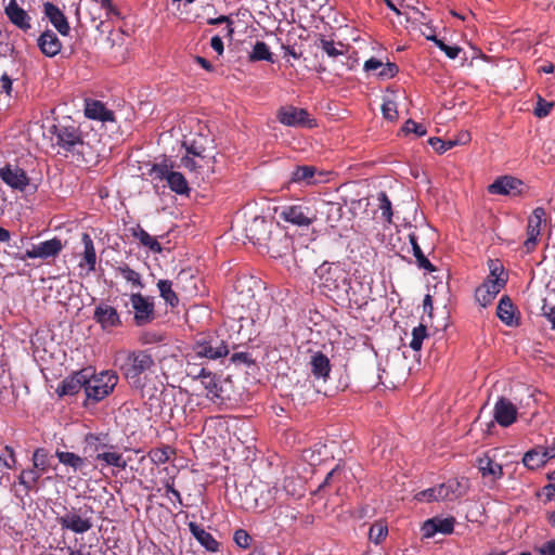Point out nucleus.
Here are the masks:
<instances>
[{
  "label": "nucleus",
  "instance_id": "nucleus-23",
  "mask_svg": "<svg viewBox=\"0 0 555 555\" xmlns=\"http://www.w3.org/2000/svg\"><path fill=\"white\" fill-rule=\"evenodd\" d=\"M363 69L367 73H376V76L380 79L393 78L399 72L396 63L387 62L384 64L376 57L366 60L364 62Z\"/></svg>",
  "mask_w": 555,
  "mask_h": 555
},
{
  "label": "nucleus",
  "instance_id": "nucleus-8",
  "mask_svg": "<svg viewBox=\"0 0 555 555\" xmlns=\"http://www.w3.org/2000/svg\"><path fill=\"white\" fill-rule=\"evenodd\" d=\"M276 119L284 126L294 128H314L317 120L310 117L306 108L294 105H285L278 109Z\"/></svg>",
  "mask_w": 555,
  "mask_h": 555
},
{
  "label": "nucleus",
  "instance_id": "nucleus-52",
  "mask_svg": "<svg viewBox=\"0 0 555 555\" xmlns=\"http://www.w3.org/2000/svg\"><path fill=\"white\" fill-rule=\"evenodd\" d=\"M180 162L181 166L190 172H197L207 167L205 162H202L199 158L196 160L194 156L190 157L189 155H185L180 159Z\"/></svg>",
  "mask_w": 555,
  "mask_h": 555
},
{
  "label": "nucleus",
  "instance_id": "nucleus-60",
  "mask_svg": "<svg viewBox=\"0 0 555 555\" xmlns=\"http://www.w3.org/2000/svg\"><path fill=\"white\" fill-rule=\"evenodd\" d=\"M95 4L100 5L101 9L105 10L106 18L119 17L120 13L117 8L113 4V0H99Z\"/></svg>",
  "mask_w": 555,
  "mask_h": 555
},
{
  "label": "nucleus",
  "instance_id": "nucleus-4",
  "mask_svg": "<svg viewBox=\"0 0 555 555\" xmlns=\"http://www.w3.org/2000/svg\"><path fill=\"white\" fill-rule=\"evenodd\" d=\"M85 405L89 402L98 403L113 392L118 383V375L114 371H103L95 374L91 367H87Z\"/></svg>",
  "mask_w": 555,
  "mask_h": 555
},
{
  "label": "nucleus",
  "instance_id": "nucleus-6",
  "mask_svg": "<svg viewBox=\"0 0 555 555\" xmlns=\"http://www.w3.org/2000/svg\"><path fill=\"white\" fill-rule=\"evenodd\" d=\"M279 218L297 227H309L317 220V212L304 203L282 206L275 209Z\"/></svg>",
  "mask_w": 555,
  "mask_h": 555
},
{
  "label": "nucleus",
  "instance_id": "nucleus-37",
  "mask_svg": "<svg viewBox=\"0 0 555 555\" xmlns=\"http://www.w3.org/2000/svg\"><path fill=\"white\" fill-rule=\"evenodd\" d=\"M42 475L43 473L34 466L33 468L23 469L18 476V483L23 486L26 491L34 490Z\"/></svg>",
  "mask_w": 555,
  "mask_h": 555
},
{
  "label": "nucleus",
  "instance_id": "nucleus-2",
  "mask_svg": "<svg viewBox=\"0 0 555 555\" xmlns=\"http://www.w3.org/2000/svg\"><path fill=\"white\" fill-rule=\"evenodd\" d=\"M119 370L131 389L143 395L149 383L155 376V361L147 350L119 352Z\"/></svg>",
  "mask_w": 555,
  "mask_h": 555
},
{
  "label": "nucleus",
  "instance_id": "nucleus-59",
  "mask_svg": "<svg viewBox=\"0 0 555 555\" xmlns=\"http://www.w3.org/2000/svg\"><path fill=\"white\" fill-rule=\"evenodd\" d=\"M490 274L487 279H506L507 276L504 272V267L499 262V260H490L489 261Z\"/></svg>",
  "mask_w": 555,
  "mask_h": 555
},
{
  "label": "nucleus",
  "instance_id": "nucleus-25",
  "mask_svg": "<svg viewBox=\"0 0 555 555\" xmlns=\"http://www.w3.org/2000/svg\"><path fill=\"white\" fill-rule=\"evenodd\" d=\"M85 115L89 119L100 121H114V112L98 100H87L85 105Z\"/></svg>",
  "mask_w": 555,
  "mask_h": 555
},
{
  "label": "nucleus",
  "instance_id": "nucleus-21",
  "mask_svg": "<svg viewBox=\"0 0 555 555\" xmlns=\"http://www.w3.org/2000/svg\"><path fill=\"white\" fill-rule=\"evenodd\" d=\"M43 13L61 36L65 37L69 35L70 26L67 17L55 4L52 2H44Z\"/></svg>",
  "mask_w": 555,
  "mask_h": 555
},
{
  "label": "nucleus",
  "instance_id": "nucleus-56",
  "mask_svg": "<svg viewBox=\"0 0 555 555\" xmlns=\"http://www.w3.org/2000/svg\"><path fill=\"white\" fill-rule=\"evenodd\" d=\"M406 133H414L416 137H423L426 134V129L423 125L417 124L412 119H408L402 128Z\"/></svg>",
  "mask_w": 555,
  "mask_h": 555
},
{
  "label": "nucleus",
  "instance_id": "nucleus-7",
  "mask_svg": "<svg viewBox=\"0 0 555 555\" xmlns=\"http://www.w3.org/2000/svg\"><path fill=\"white\" fill-rule=\"evenodd\" d=\"M150 175L155 180H166L169 189L179 195H188L190 193L189 183L184 176L181 172L173 171L172 166L166 163L154 164Z\"/></svg>",
  "mask_w": 555,
  "mask_h": 555
},
{
  "label": "nucleus",
  "instance_id": "nucleus-62",
  "mask_svg": "<svg viewBox=\"0 0 555 555\" xmlns=\"http://www.w3.org/2000/svg\"><path fill=\"white\" fill-rule=\"evenodd\" d=\"M232 363H244L246 365H251L254 363L250 354L248 352H235L231 357Z\"/></svg>",
  "mask_w": 555,
  "mask_h": 555
},
{
  "label": "nucleus",
  "instance_id": "nucleus-16",
  "mask_svg": "<svg viewBox=\"0 0 555 555\" xmlns=\"http://www.w3.org/2000/svg\"><path fill=\"white\" fill-rule=\"evenodd\" d=\"M493 417L502 427H508L517 420V408L506 398L501 397L494 404Z\"/></svg>",
  "mask_w": 555,
  "mask_h": 555
},
{
  "label": "nucleus",
  "instance_id": "nucleus-12",
  "mask_svg": "<svg viewBox=\"0 0 555 555\" xmlns=\"http://www.w3.org/2000/svg\"><path fill=\"white\" fill-rule=\"evenodd\" d=\"M63 243L60 238L53 237L51 240L40 242L27 249L25 254L15 256L16 259L25 261L26 259H49L55 258L63 249Z\"/></svg>",
  "mask_w": 555,
  "mask_h": 555
},
{
  "label": "nucleus",
  "instance_id": "nucleus-19",
  "mask_svg": "<svg viewBox=\"0 0 555 555\" xmlns=\"http://www.w3.org/2000/svg\"><path fill=\"white\" fill-rule=\"evenodd\" d=\"M88 373V369H82L67 376L63 382L57 386L56 393L60 397L63 396H74L78 393L81 389L85 390L86 386V376Z\"/></svg>",
  "mask_w": 555,
  "mask_h": 555
},
{
  "label": "nucleus",
  "instance_id": "nucleus-40",
  "mask_svg": "<svg viewBox=\"0 0 555 555\" xmlns=\"http://www.w3.org/2000/svg\"><path fill=\"white\" fill-rule=\"evenodd\" d=\"M98 462H104L106 465L114 466L120 469H125L127 462L122 455L118 452L102 451L95 455Z\"/></svg>",
  "mask_w": 555,
  "mask_h": 555
},
{
  "label": "nucleus",
  "instance_id": "nucleus-50",
  "mask_svg": "<svg viewBox=\"0 0 555 555\" xmlns=\"http://www.w3.org/2000/svg\"><path fill=\"white\" fill-rule=\"evenodd\" d=\"M223 23H225L227 26L222 30V35H223V37L231 39L233 36V33H234V29L232 27L233 22L230 20L229 16L220 15L219 17H212V18L207 20V24H209V25H219V24H223Z\"/></svg>",
  "mask_w": 555,
  "mask_h": 555
},
{
  "label": "nucleus",
  "instance_id": "nucleus-32",
  "mask_svg": "<svg viewBox=\"0 0 555 555\" xmlns=\"http://www.w3.org/2000/svg\"><path fill=\"white\" fill-rule=\"evenodd\" d=\"M198 377H202V383L207 390V397L211 400L223 399L221 395V387L216 376L205 369H201Z\"/></svg>",
  "mask_w": 555,
  "mask_h": 555
},
{
  "label": "nucleus",
  "instance_id": "nucleus-63",
  "mask_svg": "<svg viewBox=\"0 0 555 555\" xmlns=\"http://www.w3.org/2000/svg\"><path fill=\"white\" fill-rule=\"evenodd\" d=\"M12 83H13L12 78L7 73H3L0 76V91L1 92H4L7 95H11Z\"/></svg>",
  "mask_w": 555,
  "mask_h": 555
},
{
  "label": "nucleus",
  "instance_id": "nucleus-22",
  "mask_svg": "<svg viewBox=\"0 0 555 555\" xmlns=\"http://www.w3.org/2000/svg\"><path fill=\"white\" fill-rule=\"evenodd\" d=\"M4 13L9 21L20 29L27 31L31 28L30 16L15 0H10L4 8Z\"/></svg>",
  "mask_w": 555,
  "mask_h": 555
},
{
  "label": "nucleus",
  "instance_id": "nucleus-44",
  "mask_svg": "<svg viewBox=\"0 0 555 555\" xmlns=\"http://www.w3.org/2000/svg\"><path fill=\"white\" fill-rule=\"evenodd\" d=\"M116 271L131 285L138 289H142L144 284L142 283L141 274L133 269H131L128 264H122L116 268Z\"/></svg>",
  "mask_w": 555,
  "mask_h": 555
},
{
  "label": "nucleus",
  "instance_id": "nucleus-24",
  "mask_svg": "<svg viewBox=\"0 0 555 555\" xmlns=\"http://www.w3.org/2000/svg\"><path fill=\"white\" fill-rule=\"evenodd\" d=\"M189 530L196 541L208 552L216 553L220 550V543L202 526L194 521L188 524Z\"/></svg>",
  "mask_w": 555,
  "mask_h": 555
},
{
  "label": "nucleus",
  "instance_id": "nucleus-53",
  "mask_svg": "<svg viewBox=\"0 0 555 555\" xmlns=\"http://www.w3.org/2000/svg\"><path fill=\"white\" fill-rule=\"evenodd\" d=\"M318 47L321 48L331 57H336L344 54V51L338 49L333 40H327L324 37L320 39Z\"/></svg>",
  "mask_w": 555,
  "mask_h": 555
},
{
  "label": "nucleus",
  "instance_id": "nucleus-58",
  "mask_svg": "<svg viewBox=\"0 0 555 555\" xmlns=\"http://www.w3.org/2000/svg\"><path fill=\"white\" fill-rule=\"evenodd\" d=\"M415 500H417L418 502H434V501H439L438 499V493H437V488L436 487H433V488H428L426 490H423V491H420L415 494Z\"/></svg>",
  "mask_w": 555,
  "mask_h": 555
},
{
  "label": "nucleus",
  "instance_id": "nucleus-35",
  "mask_svg": "<svg viewBox=\"0 0 555 555\" xmlns=\"http://www.w3.org/2000/svg\"><path fill=\"white\" fill-rule=\"evenodd\" d=\"M131 233L133 237L138 238L143 246L147 247L153 253H162L163 247L159 242L151 236L142 227L137 225L132 228Z\"/></svg>",
  "mask_w": 555,
  "mask_h": 555
},
{
  "label": "nucleus",
  "instance_id": "nucleus-18",
  "mask_svg": "<svg viewBox=\"0 0 555 555\" xmlns=\"http://www.w3.org/2000/svg\"><path fill=\"white\" fill-rule=\"evenodd\" d=\"M455 518L450 516L447 518L433 517L427 519L422 526V534L424 538H433L436 533L451 534L454 530Z\"/></svg>",
  "mask_w": 555,
  "mask_h": 555
},
{
  "label": "nucleus",
  "instance_id": "nucleus-47",
  "mask_svg": "<svg viewBox=\"0 0 555 555\" xmlns=\"http://www.w3.org/2000/svg\"><path fill=\"white\" fill-rule=\"evenodd\" d=\"M378 202H379V209L382 211V217L385 221L388 223H391L392 218V208H391V202L386 194V192H379L378 193Z\"/></svg>",
  "mask_w": 555,
  "mask_h": 555
},
{
  "label": "nucleus",
  "instance_id": "nucleus-30",
  "mask_svg": "<svg viewBox=\"0 0 555 555\" xmlns=\"http://www.w3.org/2000/svg\"><path fill=\"white\" fill-rule=\"evenodd\" d=\"M436 488H437L439 501L456 500L460 496H462L464 493L461 490V482L456 479L448 480L447 482H443V483L437 486Z\"/></svg>",
  "mask_w": 555,
  "mask_h": 555
},
{
  "label": "nucleus",
  "instance_id": "nucleus-31",
  "mask_svg": "<svg viewBox=\"0 0 555 555\" xmlns=\"http://www.w3.org/2000/svg\"><path fill=\"white\" fill-rule=\"evenodd\" d=\"M311 372L317 378H326L331 372L328 358L322 352H315L310 359Z\"/></svg>",
  "mask_w": 555,
  "mask_h": 555
},
{
  "label": "nucleus",
  "instance_id": "nucleus-20",
  "mask_svg": "<svg viewBox=\"0 0 555 555\" xmlns=\"http://www.w3.org/2000/svg\"><path fill=\"white\" fill-rule=\"evenodd\" d=\"M270 232V223L263 217H255L245 228V235L253 244H262Z\"/></svg>",
  "mask_w": 555,
  "mask_h": 555
},
{
  "label": "nucleus",
  "instance_id": "nucleus-17",
  "mask_svg": "<svg viewBox=\"0 0 555 555\" xmlns=\"http://www.w3.org/2000/svg\"><path fill=\"white\" fill-rule=\"evenodd\" d=\"M524 182L512 176L499 177L488 186L490 194L519 195Z\"/></svg>",
  "mask_w": 555,
  "mask_h": 555
},
{
  "label": "nucleus",
  "instance_id": "nucleus-39",
  "mask_svg": "<svg viewBox=\"0 0 555 555\" xmlns=\"http://www.w3.org/2000/svg\"><path fill=\"white\" fill-rule=\"evenodd\" d=\"M547 452L539 450H530L525 453L522 463L529 469H537L547 462Z\"/></svg>",
  "mask_w": 555,
  "mask_h": 555
},
{
  "label": "nucleus",
  "instance_id": "nucleus-36",
  "mask_svg": "<svg viewBox=\"0 0 555 555\" xmlns=\"http://www.w3.org/2000/svg\"><path fill=\"white\" fill-rule=\"evenodd\" d=\"M409 241L412 246L413 255L416 258L418 268L424 269L428 272L436 271L435 266L424 255L421 246L418 245L417 237L414 233L409 234Z\"/></svg>",
  "mask_w": 555,
  "mask_h": 555
},
{
  "label": "nucleus",
  "instance_id": "nucleus-42",
  "mask_svg": "<svg viewBox=\"0 0 555 555\" xmlns=\"http://www.w3.org/2000/svg\"><path fill=\"white\" fill-rule=\"evenodd\" d=\"M33 466L46 474L51 466V455L44 448H37L33 453Z\"/></svg>",
  "mask_w": 555,
  "mask_h": 555
},
{
  "label": "nucleus",
  "instance_id": "nucleus-48",
  "mask_svg": "<svg viewBox=\"0 0 555 555\" xmlns=\"http://www.w3.org/2000/svg\"><path fill=\"white\" fill-rule=\"evenodd\" d=\"M106 439V435H96V434H88L86 436V442L94 448L96 454L99 452L105 451L107 448H113V446L108 447L104 441Z\"/></svg>",
  "mask_w": 555,
  "mask_h": 555
},
{
  "label": "nucleus",
  "instance_id": "nucleus-51",
  "mask_svg": "<svg viewBox=\"0 0 555 555\" xmlns=\"http://www.w3.org/2000/svg\"><path fill=\"white\" fill-rule=\"evenodd\" d=\"M429 145L439 154L447 152L448 150L454 147L457 144V141L448 140L443 141L440 138H430L428 140Z\"/></svg>",
  "mask_w": 555,
  "mask_h": 555
},
{
  "label": "nucleus",
  "instance_id": "nucleus-11",
  "mask_svg": "<svg viewBox=\"0 0 555 555\" xmlns=\"http://www.w3.org/2000/svg\"><path fill=\"white\" fill-rule=\"evenodd\" d=\"M193 351L196 357L209 360L227 357L230 352L227 343L218 337L197 340L193 346Z\"/></svg>",
  "mask_w": 555,
  "mask_h": 555
},
{
  "label": "nucleus",
  "instance_id": "nucleus-54",
  "mask_svg": "<svg viewBox=\"0 0 555 555\" xmlns=\"http://www.w3.org/2000/svg\"><path fill=\"white\" fill-rule=\"evenodd\" d=\"M553 106L554 104L552 102H547L543 98L539 96L533 113L537 117L544 118L551 113Z\"/></svg>",
  "mask_w": 555,
  "mask_h": 555
},
{
  "label": "nucleus",
  "instance_id": "nucleus-26",
  "mask_svg": "<svg viewBox=\"0 0 555 555\" xmlns=\"http://www.w3.org/2000/svg\"><path fill=\"white\" fill-rule=\"evenodd\" d=\"M38 47L46 56L53 57L60 53L62 43L52 30L47 29L39 36Z\"/></svg>",
  "mask_w": 555,
  "mask_h": 555
},
{
  "label": "nucleus",
  "instance_id": "nucleus-13",
  "mask_svg": "<svg viewBox=\"0 0 555 555\" xmlns=\"http://www.w3.org/2000/svg\"><path fill=\"white\" fill-rule=\"evenodd\" d=\"M505 285L506 279H486L475 291L476 301L482 307L491 305Z\"/></svg>",
  "mask_w": 555,
  "mask_h": 555
},
{
  "label": "nucleus",
  "instance_id": "nucleus-29",
  "mask_svg": "<svg viewBox=\"0 0 555 555\" xmlns=\"http://www.w3.org/2000/svg\"><path fill=\"white\" fill-rule=\"evenodd\" d=\"M81 241L85 247L82 258L79 262V267L83 268L87 266V273H90L95 270L96 264V253L94 248L93 241L88 233H82Z\"/></svg>",
  "mask_w": 555,
  "mask_h": 555
},
{
  "label": "nucleus",
  "instance_id": "nucleus-5",
  "mask_svg": "<svg viewBox=\"0 0 555 555\" xmlns=\"http://www.w3.org/2000/svg\"><path fill=\"white\" fill-rule=\"evenodd\" d=\"M57 145L69 153H83L85 141L82 133L75 121L67 119L54 126Z\"/></svg>",
  "mask_w": 555,
  "mask_h": 555
},
{
  "label": "nucleus",
  "instance_id": "nucleus-64",
  "mask_svg": "<svg viewBox=\"0 0 555 555\" xmlns=\"http://www.w3.org/2000/svg\"><path fill=\"white\" fill-rule=\"evenodd\" d=\"M539 553L542 555H555V539L545 542L540 548Z\"/></svg>",
  "mask_w": 555,
  "mask_h": 555
},
{
  "label": "nucleus",
  "instance_id": "nucleus-61",
  "mask_svg": "<svg viewBox=\"0 0 555 555\" xmlns=\"http://www.w3.org/2000/svg\"><path fill=\"white\" fill-rule=\"evenodd\" d=\"M438 48L443 51L446 53V55L451 59V60H454L456 59L460 53L462 52V48L459 47V46H449L444 42H439L438 43Z\"/></svg>",
  "mask_w": 555,
  "mask_h": 555
},
{
  "label": "nucleus",
  "instance_id": "nucleus-9",
  "mask_svg": "<svg viewBox=\"0 0 555 555\" xmlns=\"http://www.w3.org/2000/svg\"><path fill=\"white\" fill-rule=\"evenodd\" d=\"M546 221L547 214L543 207L534 208L531 215L528 217V223L526 228L527 238L522 245L526 254H531L537 248L542 225L546 224Z\"/></svg>",
  "mask_w": 555,
  "mask_h": 555
},
{
  "label": "nucleus",
  "instance_id": "nucleus-55",
  "mask_svg": "<svg viewBox=\"0 0 555 555\" xmlns=\"http://www.w3.org/2000/svg\"><path fill=\"white\" fill-rule=\"evenodd\" d=\"M233 540L237 546L248 548L250 546L251 537L246 530L237 529L234 532Z\"/></svg>",
  "mask_w": 555,
  "mask_h": 555
},
{
  "label": "nucleus",
  "instance_id": "nucleus-3",
  "mask_svg": "<svg viewBox=\"0 0 555 555\" xmlns=\"http://www.w3.org/2000/svg\"><path fill=\"white\" fill-rule=\"evenodd\" d=\"M55 519L62 530L83 534L93 527L94 509L89 504L79 506H62V512H55Z\"/></svg>",
  "mask_w": 555,
  "mask_h": 555
},
{
  "label": "nucleus",
  "instance_id": "nucleus-28",
  "mask_svg": "<svg viewBox=\"0 0 555 555\" xmlns=\"http://www.w3.org/2000/svg\"><path fill=\"white\" fill-rule=\"evenodd\" d=\"M515 310L516 308L511 298L504 295L498 304L496 315L505 325L514 326L518 324L517 319H515Z\"/></svg>",
  "mask_w": 555,
  "mask_h": 555
},
{
  "label": "nucleus",
  "instance_id": "nucleus-38",
  "mask_svg": "<svg viewBox=\"0 0 555 555\" xmlns=\"http://www.w3.org/2000/svg\"><path fill=\"white\" fill-rule=\"evenodd\" d=\"M157 288L160 297L167 305L175 308L179 305V298L176 292L172 289V282L169 280H159L157 282Z\"/></svg>",
  "mask_w": 555,
  "mask_h": 555
},
{
  "label": "nucleus",
  "instance_id": "nucleus-27",
  "mask_svg": "<svg viewBox=\"0 0 555 555\" xmlns=\"http://www.w3.org/2000/svg\"><path fill=\"white\" fill-rule=\"evenodd\" d=\"M477 467L483 478L491 477L492 480H498L503 476L502 465L496 463L487 453L477 459Z\"/></svg>",
  "mask_w": 555,
  "mask_h": 555
},
{
  "label": "nucleus",
  "instance_id": "nucleus-49",
  "mask_svg": "<svg viewBox=\"0 0 555 555\" xmlns=\"http://www.w3.org/2000/svg\"><path fill=\"white\" fill-rule=\"evenodd\" d=\"M388 529L382 524H374L369 531V539L375 544H379L387 537Z\"/></svg>",
  "mask_w": 555,
  "mask_h": 555
},
{
  "label": "nucleus",
  "instance_id": "nucleus-15",
  "mask_svg": "<svg viewBox=\"0 0 555 555\" xmlns=\"http://www.w3.org/2000/svg\"><path fill=\"white\" fill-rule=\"evenodd\" d=\"M93 319L104 331L121 325L120 315L117 310L104 302H101L95 307Z\"/></svg>",
  "mask_w": 555,
  "mask_h": 555
},
{
  "label": "nucleus",
  "instance_id": "nucleus-45",
  "mask_svg": "<svg viewBox=\"0 0 555 555\" xmlns=\"http://www.w3.org/2000/svg\"><path fill=\"white\" fill-rule=\"evenodd\" d=\"M175 454V450L169 446H163L160 448H153L149 452V457L156 464H165Z\"/></svg>",
  "mask_w": 555,
  "mask_h": 555
},
{
  "label": "nucleus",
  "instance_id": "nucleus-33",
  "mask_svg": "<svg viewBox=\"0 0 555 555\" xmlns=\"http://www.w3.org/2000/svg\"><path fill=\"white\" fill-rule=\"evenodd\" d=\"M315 167L313 166H296L295 169L291 173L289 183H305L311 184L313 183V178L315 175Z\"/></svg>",
  "mask_w": 555,
  "mask_h": 555
},
{
  "label": "nucleus",
  "instance_id": "nucleus-41",
  "mask_svg": "<svg viewBox=\"0 0 555 555\" xmlns=\"http://www.w3.org/2000/svg\"><path fill=\"white\" fill-rule=\"evenodd\" d=\"M186 147L188 155H192L196 158H199L202 162H205L207 168H210V165L214 163L215 157L208 156L206 154L205 146L199 143L197 140H193L190 144L184 143Z\"/></svg>",
  "mask_w": 555,
  "mask_h": 555
},
{
  "label": "nucleus",
  "instance_id": "nucleus-43",
  "mask_svg": "<svg viewBox=\"0 0 555 555\" xmlns=\"http://www.w3.org/2000/svg\"><path fill=\"white\" fill-rule=\"evenodd\" d=\"M249 60L253 62L267 61L273 63V54L266 42L256 41L253 51L249 54Z\"/></svg>",
  "mask_w": 555,
  "mask_h": 555
},
{
  "label": "nucleus",
  "instance_id": "nucleus-57",
  "mask_svg": "<svg viewBox=\"0 0 555 555\" xmlns=\"http://www.w3.org/2000/svg\"><path fill=\"white\" fill-rule=\"evenodd\" d=\"M382 113L385 119L395 120L398 117L397 104L393 101H386L382 105Z\"/></svg>",
  "mask_w": 555,
  "mask_h": 555
},
{
  "label": "nucleus",
  "instance_id": "nucleus-10",
  "mask_svg": "<svg viewBox=\"0 0 555 555\" xmlns=\"http://www.w3.org/2000/svg\"><path fill=\"white\" fill-rule=\"evenodd\" d=\"M130 301L134 310V323L143 326L155 319V308L152 298L143 296L140 292L130 295Z\"/></svg>",
  "mask_w": 555,
  "mask_h": 555
},
{
  "label": "nucleus",
  "instance_id": "nucleus-1",
  "mask_svg": "<svg viewBox=\"0 0 555 555\" xmlns=\"http://www.w3.org/2000/svg\"><path fill=\"white\" fill-rule=\"evenodd\" d=\"M323 292L338 301H348L358 308L367 304L365 286L352 280L341 262H324L317 269Z\"/></svg>",
  "mask_w": 555,
  "mask_h": 555
},
{
  "label": "nucleus",
  "instance_id": "nucleus-34",
  "mask_svg": "<svg viewBox=\"0 0 555 555\" xmlns=\"http://www.w3.org/2000/svg\"><path fill=\"white\" fill-rule=\"evenodd\" d=\"M55 456L59 459V462L67 467H70L74 473L81 470L86 465V459L79 456L74 452L67 451H55Z\"/></svg>",
  "mask_w": 555,
  "mask_h": 555
},
{
  "label": "nucleus",
  "instance_id": "nucleus-46",
  "mask_svg": "<svg viewBox=\"0 0 555 555\" xmlns=\"http://www.w3.org/2000/svg\"><path fill=\"white\" fill-rule=\"evenodd\" d=\"M428 337L427 327L424 324H420L414 327L412 331V339L410 341V347L414 351H420L422 349V345L425 338Z\"/></svg>",
  "mask_w": 555,
  "mask_h": 555
},
{
  "label": "nucleus",
  "instance_id": "nucleus-14",
  "mask_svg": "<svg viewBox=\"0 0 555 555\" xmlns=\"http://www.w3.org/2000/svg\"><path fill=\"white\" fill-rule=\"evenodd\" d=\"M0 178L10 188L22 192L25 191L29 184L27 173L17 165L7 164L0 168Z\"/></svg>",
  "mask_w": 555,
  "mask_h": 555
}]
</instances>
